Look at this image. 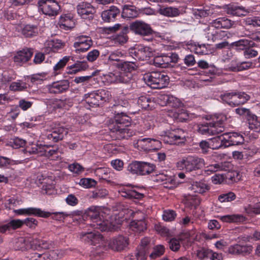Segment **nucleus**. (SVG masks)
<instances>
[{
	"instance_id": "f257e3e1",
	"label": "nucleus",
	"mask_w": 260,
	"mask_h": 260,
	"mask_svg": "<svg viewBox=\"0 0 260 260\" xmlns=\"http://www.w3.org/2000/svg\"><path fill=\"white\" fill-rule=\"evenodd\" d=\"M213 143L216 145L212 149H218L223 146L228 147L232 146L240 145L244 144L243 136L236 132L225 133L219 136L212 139Z\"/></svg>"
},
{
	"instance_id": "f03ea898",
	"label": "nucleus",
	"mask_w": 260,
	"mask_h": 260,
	"mask_svg": "<svg viewBox=\"0 0 260 260\" xmlns=\"http://www.w3.org/2000/svg\"><path fill=\"white\" fill-rule=\"evenodd\" d=\"M131 119L125 113L118 114L114 117V122L109 125L112 132L121 134L123 138H127L133 135V131L127 126L130 124Z\"/></svg>"
},
{
	"instance_id": "7ed1b4c3",
	"label": "nucleus",
	"mask_w": 260,
	"mask_h": 260,
	"mask_svg": "<svg viewBox=\"0 0 260 260\" xmlns=\"http://www.w3.org/2000/svg\"><path fill=\"white\" fill-rule=\"evenodd\" d=\"M87 214L92 221L91 225L94 229L101 231H109L114 229V225L107 219H104V213L99 208H90Z\"/></svg>"
},
{
	"instance_id": "20e7f679",
	"label": "nucleus",
	"mask_w": 260,
	"mask_h": 260,
	"mask_svg": "<svg viewBox=\"0 0 260 260\" xmlns=\"http://www.w3.org/2000/svg\"><path fill=\"white\" fill-rule=\"evenodd\" d=\"M144 80L152 88L161 89L166 87L170 78L165 72H153L145 74Z\"/></svg>"
},
{
	"instance_id": "39448f33",
	"label": "nucleus",
	"mask_w": 260,
	"mask_h": 260,
	"mask_svg": "<svg viewBox=\"0 0 260 260\" xmlns=\"http://www.w3.org/2000/svg\"><path fill=\"white\" fill-rule=\"evenodd\" d=\"M129 29L136 35L148 37L146 40L149 42L153 40V36L156 33L149 24L140 20L132 22L129 25Z\"/></svg>"
},
{
	"instance_id": "423d86ee",
	"label": "nucleus",
	"mask_w": 260,
	"mask_h": 260,
	"mask_svg": "<svg viewBox=\"0 0 260 260\" xmlns=\"http://www.w3.org/2000/svg\"><path fill=\"white\" fill-rule=\"evenodd\" d=\"M223 102L232 107H236L246 103L250 98V95L244 92H225L221 94Z\"/></svg>"
},
{
	"instance_id": "0eeeda50",
	"label": "nucleus",
	"mask_w": 260,
	"mask_h": 260,
	"mask_svg": "<svg viewBox=\"0 0 260 260\" xmlns=\"http://www.w3.org/2000/svg\"><path fill=\"white\" fill-rule=\"evenodd\" d=\"M198 132L205 135H214L223 132L224 127L222 122L220 120L209 121L200 124L198 126Z\"/></svg>"
},
{
	"instance_id": "6e6552de",
	"label": "nucleus",
	"mask_w": 260,
	"mask_h": 260,
	"mask_svg": "<svg viewBox=\"0 0 260 260\" xmlns=\"http://www.w3.org/2000/svg\"><path fill=\"white\" fill-rule=\"evenodd\" d=\"M37 5L39 11L49 16L57 15L60 9L58 3L55 0H39Z\"/></svg>"
},
{
	"instance_id": "1a4fd4ad",
	"label": "nucleus",
	"mask_w": 260,
	"mask_h": 260,
	"mask_svg": "<svg viewBox=\"0 0 260 260\" xmlns=\"http://www.w3.org/2000/svg\"><path fill=\"white\" fill-rule=\"evenodd\" d=\"M108 94L103 89L98 90L84 95V100L90 107L99 106L108 100Z\"/></svg>"
},
{
	"instance_id": "9d476101",
	"label": "nucleus",
	"mask_w": 260,
	"mask_h": 260,
	"mask_svg": "<svg viewBox=\"0 0 260 260\" xmlns=\"http://www.w3.org/2000/svg\"><path fill=\"white\" fill-rule=\"evenodd\" d=\"M107 80L111 83H122L129 86V89L133 88V84L135 83L133 74H125L121 72H116L110 73L107 76Z\"/></svg>"
},
{
	"instance_id": "9b49d317",
	"label": "nucleus",
	"mask_w": 260,
	"mask_h": 260,
	"mask_svg": "<svg viewBox=\"0 0 260 260\" xmlns=\"http://www.w3.org/2000/svg\"><path fill=\"white\" fill-rule=\"evenodd\" d=\"M80 239L84 242L90 245H98V247L104 246L105 242L103 236L95 231L91 232H82L80 233Z\"/></svg>"
},
{
	"instance_id": "f8f14e48",
	"label": "nucleus",
	"mask_w": 260,
	"mask_h": 260,
	"mask_svg": "<svg viewBox=\"0 0 260 260\" xmlns=\"http://www.w3.org/2000/svg\"><path fill=\"white\" fill-rule=\"evenodd\" d=\"M154 164H129L127 167L128 172L133 174L145 175L154 171Z\"/></svg>"
},
{
	"instance_id": "ddd939ff",
	"label": "nucleus",
	"mask_w": 260,
	"mask_h": 260,
	"mask_svg": "<svg viewBox=\"0 0 260 260\" xmlns=\"http://www.w3.org/2000/svg\"><path fill=\"white\" fill-rule=\"evenodd\" d=\"M93 45L91 38L87 35H80L77 37L74 43L73 47L77 53L87 51Z\"/></svg>"
},
{
	"instance_id": "4468645a",
	"label": "nucleus",
	"mask_w": 260,
	"mask_h": 260,
	"mask_svg": "<svg viewBox=\"0 0 260 260\" xmlns=\"http://www.w3.org/2000/svg\"><path fill=\"white\" fill-rule=\"evenodd\" d=\"M212 24L208 26L205 29L206 38L208 40L218 42L220 40H225L229 37V33L226 31L218 29Z\"/></svg>"
},
{
	"instance_id": "2eb2a0df",
	"label": "nucleus",
	"mask_w": 260,
	"mask_h": 260,
	"mask_svg": "<svg viewBox=\"0 0 260 260\" xmlns=\"http://www.w3.org/2000/svg\"><path fill=\"white\" fill-rule=\"evenodd\" d=\"M129 53L136 61L137 60H147L152 55V52L149 47L142 45L129 49Z\"/></svg>"
},
{
	"instance_id": "dca6fc26",
	"label": "nucleus",
	"mask_w": 260,
	"mask_h": 260,
	"mask_svg": "<svg viewBox=\"0 0 260 260\" xmlns=\"http://www.w3.org/2000/svg\"><path fill=\"white\" fill-rule=\"evenodd\" d=\"M129 239L126 236L119 235L111 239L109 242V247L116 251H121L127 247Z\"/></svg>"
},
{
	"instance_id": "f3484780",
	"label": "nucleus",
	"mask_w": 260,
	"mask_h": 260,
	"mask_svg": "<svg viewBox=\"0 0 260 260\" xmlns=\"http://www.w3.org/2000/svg\"><path fill=\"white\" fill-rule=\"evenodd\" d=\"M77 10L78 14L83 19H90L93 18V14L95 13L94 7L87 2H82L77 6Z\"/></svg>"
},
{
	"instance_id": "a211bd4d",
	"label": "nucleus",
	"mask_w": 260,
	"mask_h": 260,
	"mask_svg": "<svg viewBox=\"0 0 260 260\" xmlns=\"http://www.w3.org/2000/svg\"><path fill=\"white\" fill-rule=\"evenodd\" d=\"M69 87V81L68 80H63L52 83L49 86L48 89L50 93L58 94L66 91Z\"/></svg>"
},
{
	"instance_id": "6ab92c4d",
	"label": "nucleus",
	"mask_w": 260,
	"mask_h": 260,
	"mask_svg": "<svg viewBox=\"0 0 260 260\" xmlns=\"http://www.w3.org/2000/svg\"><path fill=\"white\" fill-rule=\"evenodd\" d=\"M252 250L253 247L251 245L235 244L229 247L228 251L229 253L232 254L246 255L249 254Z\"/></svg>"
},
{
	"instance_id": "aec40b11",
	"label": "nucleus",
	"mask_w": 260,
	"mask_h": 260,
	"mask_svg": "<svg viewBox=\"0 0 260 260\" xmlns=\"http://www.w3.org/2000/svg\"><path fill=\"white\" fill-rule=\"evenodd\" d=\"M33 55L32 49L25 48L17 52L13 57L14 62L22 64L30 60Z\"/></svg>"
},
{
	"instance_id": "412c9836",
	"label": "nucleus",
	"mask_w": 260,
	"mask_h": 260,
	"mask_svg": "<svg viewBox=\"0 0 260 260\" xmlns=\"http://www.w3.org/2000/svg\"><path fill=\"white\" fill-rule=\"evenodd\" d=\"M116 67L120 70V72L125 74H132L133 71H136L139 67V64L135 60L133 61H124L116 63Z\"/></svg>"
},
{
	"instance_id": "4be33fe9",
	"label": "nucleus",
	"mask_w": 260,
	"mask_h": 260,
	"mask_svg": "<svg viewBox=\"0 0 260 260\" xmlns=\"http://www.w3.org/2000/svg\"><path fill=\"white\" fill-rule=\"evenodd\" d=\"M59 28L66 30H70L75 26L73 16L72 14H65L60 16L58 22Z\"/></svg>"
},
{
	"instance_id": "5701e85b",
	"label": "nucleus",
	"mask_w": 260,
	"mask_h": 260,
	"mask_svg": "<svg viewBox=\"0 0 260 260\" xmlns=\"http://www.w3.org/2000/svg\"><path fill=\"white\" fill-rule=\"evenodd\" d=\"M68 133L67 128L63 127H58L54 128L51 133L47 135V137L48 140H52L54 142H57L62 140Z\"/></svg>"
},
{
	"instance_id": "b1692460",
	"label": "nucleus",
	"mask_w": 260,
	"mask_h": 260,
	"mask_svg": "<svg viewBox=\"0 0 260 260\" xmlns=\"http://www.w3.org/2000/svg\"><path fill=\"white\" fill-rule=\"evenodd\" d=\"M118 192L121 196L130 199H141L144 197L143 193H140L135 189L130 188L129 185L120 188L119 189Z\"/></svg>"
},
{
	"instance_id": "393cba45",
	"label": "nucleus",
	"mask_w": 260,
	"mask_h": 260,
	"mask_svg": "<svg viewBox=\"0 0 260 260\" xmlns=\"http://www.w3.org/2000/svg\"><path fill=\"white\" fill-rule=\"evenodd\" d=\"M32 239L23 237L18 238L16 240L14 248L18 250H25L29 248L32 249Z\"/></svg>"
},
{
	"instance_id": "a878e982",
	"label": "nucleus",
	"mask_w": 260,
	"mask_h": 260,
	"mask_svg": "<svg viewBox=\"0 0 260 260\" xmlns=\"http://www.w3.org/2000/svg\"><path fill=\"white\" fill-rule=\"evenodd\" d=\"M119 13V9L116 6H112L109 9L103 11L101 17L104 21L109 22L114 21L116 16Z\"/></svg>"
},
{
	"instance_id": "bb28decb",
	"label": "nucleus",
	"mask_w": 260,
	"mask_h": 260,
	"mask_svg": "<svg viewBox=\"0 0 260 260\" xmlns=\"http://www.w3.org/2000/svg\"><path fill=\"white\" fill-rule=\"evenodd\" d=\"M167 136L171 139V143H176L178 140L184 141L185 138V132L181 128L172 129L167 133Z\"/></svg>"
},
{
	"instance_id": "cd10ccee",
	"label": "nucleus",
	"mask_w": 260,
	"mask_h": 260,
	"mask_svg": "<svg viewBox=\"0 0 260 260\" xmlns=\"http://www.w3.org/2000/svg\"><path fill=\"white\" fill-rule=\"evenodd\" d=\"M139 15L137 8L130 5H125L123 7L121 16L125 18H135Z\"/></svg>"
},
{
	"instance_id": "c85d7f7f",
	"label": "nucleus",
	"mask_w": 260,
	"mask_h": 260,
	"mask_svg": "<svg viewBox=\"0 0 260 260\" xmlns=\"http://www.w3.org/2000/svg\"><path fill=\"white\" fill-rule=\"evenodd\" d=\"M39 29L37 25L26 24L21 29L22 34L26 38L36 37L39 34Z\"/></svg>"
},
{
	"instance_id": "c756f323",
	"label": "nucleus",
	"mask_w": 260,
	"mask_h": 260,
	"mask_svg": "<svg viewBox=\"0 0 260 260\" xmlns=\"http://www.w3.org/2000/svg\"><path fill=\"white\" fill-rule=\"evenodd\" d=\"M137 103L142 109L151 108L154 106V98L152 99L148 95H142L138 98Z\"/></svg>"
},
{
	"instance_id": "7c9ffc66",
	"label": "nucleus",
	"mask_w": 260,
	"mask_h": 260,
	"mask_svg": "<svg viewBox=\"0 0 260 260\" xmlns=\"http://www.w3.org/2000/svg\"><path fill=\"white\" fill-rule=\"evenodd\" d=\"M234 22L225 17L218 18L214 20L212 24L217 28L229 29L232 27Z\"/></svg>"
},
{
	"instance_id": "2f4dec72",
	"label": "nucleus",
	"mask_w": 260,
	"mask_h": 260,
	"mask_svg": "<svg viewBox=\"0 0 260 260\" xmlns=\"http://www.w3.org/2000/svg\"><path fill=\"white\" fill-rule=\"evenodd\" d=\"M88 67L86 62L77 61L74 64L68 67L67 73L69 74H74L81 70L86 69Z\"/></svg>"
},
{
	"instance_id": "473e14b6",
	"label": "nucleus",
	"mask_w": 260,
	"mask_h": 260,
	"mask_svg": "<svg viewBox=\"0 0 260 260\" xmlns=\"http://www.w3.org/2000/svg\"><path fill=\"white\" fill-rule=\"evenodd\" d=\"M158 12L160 15L169 17H176L180 14V11L178 8L172 7H160L158 9Z\"/></svg>"
},
{
	"instance_id": "72a5a7b5",
	"label": "nucleus",
	"mask_w": 260,
	"mask_h": 260,
	"mask_svg": "<svg viewBox=\"0 0 260 260\" xmlns=\"http://www.w3.org/2000/svg\"><path fill=\"white\" fill-rule=\"evenodd\" d=\"M26 215L47 218L50 216L51 213L42 210L41 209L35 207L27 208Z\"/></svg>"
},
{
	"instance_id": "f704fd0d",
	"label": "nucleus",
	"mask_w": 260,
	"mask_h": 260,
	"mask_svg": "<svg viewBox=\"0 0 260 260\" xmlns=\"http://www.w3.org/2000/svg\"><path fill=\"white\" fill-rule=\"evenodd\" d=\"M168 60L169 58L167 56L166 53H164L154 58L153 64L157 67L166 68L169 67Z\"/></svg>"
},
{
	"instance_id": "c9c22d12",
	"label": "nucleus",
	"mask_w": 260,
	"mask_h": 260,
	"mask_svg": "<svg viewBox=\"0 0 260 260\" xmlns=\"http://www.w3.org/2000/svg\"><path fill=\"white\" fill-rule=\"evenodd\" d=\"M164 100L166 102V105L177 108L181 106V102L177 98L170 94H165L163 96Z\"/></svg>"
},
{
	"instance_id": "e433bc0d",
	"label": "nucleus",
	"mask_w": 260,
	"mask_h": 260,
	"mask_svg": "<svg viewBox=\"0 0 260 260\" xmlns=\"http://www.w3.org/2000/svg\"><path fill=\"white\" fill-rule=\"evenodd\" d=\"M219 218L221 221L226 222H240L245 220V217L239 214L226 215L220 216Z\"/></svg>"
},
{
	"instance_id": "4c0bfd02",
	"label": "nucleus",
	"mask_w": 260,
	"mask_h": 260,
	"mask_svg": "<svg viewBox=\"0 0 260 260\" xmlns=\"http://www.w3.org/2000/svg\"><path fill=\"white\" fill-rule=\"evenodd\" d=\"M32 249L40 251L42 249H48L51 245L47 241L39 239H32Z\"/></svg>"
},
{
	"instance_id": "58836bf2",
	"label": "nucleus",
	"mask_w": 260,
	"mask_h": 260,
	"mask_svg": "<svg viewBox=\"0 0 260 260\" xmlns=\"http://www.w3.org/2000/svg\"><path fill=\"white\" fill-rule=\"evenodd\" d=\"M23 225V220L12 219L7 224L3 225L4 233L11 230H16L21 228Z\"/></svg>"
},
{
	"instance_id": "ea45409f",
	"label": "nucleus",
	"mask_w": 260,
	"mask_h": 260,
	"mask_svg": "<svg viewBox=\"0 0 260 260\" xmlns=\"http://www.w3.org/2000/svg\"><path fill=\"white\" fill-rule=\"evenodd\" d=\"M149 243L147 239H144L141 241V245L138 248V251L137 252L138 258L141 260H145L146 258V254L147 251V246Z\"/></svg>"
},
{
	"instance_id": "a19ab883",
	"label": "nucleus",
	"mask_w": 260,
	"mask_h": 260,
	"mask_svg": "<svg viewBox=\"0 0 260 260\" xmlns=\"http://www.w3.org/2000/svg\"><path fill=\"white\" fill-rule=\"evenodd\" d=\"M193 192L203 193L209 189V187L207 184L202 182H194L189 187Z\"/></svg>"
},
{
	"instance_id": "79ce46f5",
	"label": "nucleus",
	"mask_w": 260,
	"mask_h": 260,
	"mask_svg": "<svg viewBox=\"0 0 260 260\" xmlns=\"http://www.w3.org/2000/svg\"><path fill=\"white\" fill-rule=\"evenodd\" d=\"M146 223L144 218L140 220H134L130 224L131 228L134 231L141 232L146 230Z\"/></svg>"
},
{
	"instance_id": "37998d69",
	"label": "nucleus",
	"mask_w": 260,
	"mask_h": 260,
	"mask_svg": "<svg viewBox=\"0 0 260 260\" xmlns=\"http://www.w3.org/2000/svg\"><path fill=\"white\" fill-rule=\"evenodd\" d=\"M227 13L233 16L242 17L245 16L247 12L243 7L231 6L228 8Z\"/></svg>"
},
{
	"instance_id": "c03bdc74",
	"label": "nucleus",
	"mask_w": 260,
	"mask_h": 260,
	"mask_svg": "<svg viewBox=\"0 0 260 260\" xmlns=\"http://www.w3.org/2000/svg\"><path fill=\"white\" fill-rule=\"evenodd\" d=\"M232 45L236 47L237 49L245 50L246 47H253L254 46L255 44L253 42L249 40L241 39L238 41L233 42Z\"/></svg>"
},
{
	"instance_id": "a18cd8bd",
	"label": "nucleus",
	"mask_w": 260,
	"mask_h": 260,
	"mask_svg": "<svg viewBox=\"0 0 260 260\" xmlns=\"http://www.w3.org/2000/svg\"><path fill=\"white\" fill-rule=\"evenodd\" d=\"M150 138H140L134 144L135 147L138 149L145 151H149Z\"/></svg>"
},
{
	"instance_id": "49530a36",
	"label": "nucleus",
	"mask_w": 260,
	"mask_h": 260,
	"mask_svg": "<svg viewBox=\"0 0 260 260\" xmlns=\"http://www.w3.org/2000/svg\"><path fill=\"white\" fill-rule=\"evenodd\" d=\"M25 145V140L16 137L11 138L6 144V146L11 147L14 149L23 147Z\"/></svg>"
},
{
	"instance_id": "de8ad7c7",
	"label": "nucleus",
	"mask_w": 260,
	"mask_h": 260,
	"mask_svg": "<svg viewBox=\"0 0 260 260\" xmlns=\"http://www.w3.org/2000/svg\"><path fill=\"white\" fill-rule=\"evenodd\" d=\"M26 88V83L21 80L13 82L10 85V89L13 91H22Z\"/></svg>"
},
{
	"instance_id": "09e8293b",
	"label": "nucleus",
	"mask_w": 260,
	"mask_h": 260,
	"mask_svg": "<svg viewBox=\"0 0 260 260\" xmlns=\"http://www.w3.org/2000/svg\"><path fill=\"white\" fill-rule=\"evenodd\" d=\"M69 59L70 57L66 56L59 60V61L53 67L55 75H57L60 73V71L63 69L67 62L69 61Z\"/></svg>"
},
{
	"instance_id": "8fccbe9b",
	"label": "nucleus",
	"mask_w": 260,
	"mask_h": 260,
	"mask_svg": "<svg viewBox=\"0 0 260 260\" xmlns=\"http://www.w3.org/2000/svg\"><path fill=\"white\" fill-rule=\"evenodd\" d=\"M208 44H197L192 46L193 50L195 53L199 55L207 54L209 52Z\"/></svg>"
},
{
	"instance_id": "3c124183",
	"label": "nucleus",
	"mask_w": 260,
	"mask_h": 260,
	"mask_svg": "<svg viewBox=\"0 0 260 260\" xmlns=\"http://www.w3.org/2000/svg\"><path fill=\"white\" fill-rule=\"evenodd\" d=\"M49 47L50 48L51 51L55 52L58 50L62 49L64 44L62 43L61 41L59 40H53L49 41L48 43Z\"/></svg>"
},
{
	"instance_id": "603ef678",
	"label": "nucleus",
	"mask_w": 260,
	"mask_h": 260,
	"mask_svg": "<svg viewBox=\"0 0 260 260\" xmlns=\"http://www.w3.org/2000/svg\"><path fill=\"white\" fill-rule=\"evenodd\" d=\"M181 162H205V160L196 154H188L183 157Z\"/></svg>"
},
{
	"instance_id": "864d4df0",
	"label": "nucleus",
	"mask_w": 260,
	"mask_h": 260,
	"mask_svg": "<svg viewBox=\"0 0 260 260\" xmlns=\"http://www.w3.org/2000/svg\"><path fill=\"white\" fill-rule=\"evenodd\" d=\"M236 199V194L231 191L221 194L218 196V200L220 203L231 202Z\"/></svg>"
},
{
	"instance_id": "5fc2aeb1",
	"label": "nucleus",
	"mask_w": 260,
	"mask_h": 260,
	"mask_svg": "<svg viewBox=\"0 0 260 260\" xmlns=\"http://www.w3.org/2000/svg\"><path fill=\"white\" fill-rule=\"evenodd\" d=\"M253 67V63L250 61H243L238 62L235 67L233 68L234 71H241L251 68Z\"/></svg>"
},
{
	"instance_id": "6e6d98bb",
	"label": "nucleus",
	"mask_w": 260,
	"mask_h": 260,
	"mask_svg": "<svg viewBox=\"0 0 260 260\" xmlns=\"http://www.w3.org/2000/svg\"><path fill=\"white\" fill-rule=\"evenodd\" d=\"M79 184L84 188H89L95 186L96 182L91 178H82L80 179Z\"/></svg>"
},
{
	"instance_id": "4d7b16f0",
	"label": "nucleus",
	"mask_w": 260,
	"mask_h": 260,
	"mask_svg": "<svg viewBox=\"0 0 260 260\" xmlns=\"http://www.w3.org/2000/svg\"><path fill=\"white\" fill-rule=\"evenodd\" d=\"M15 78L13 71H5L2 74L1 81L4 84H6L14 80Z\"/></svg>"
},
{
	"instance_id": "13d9d810",
	"label": "nucleus",
	"mask_w": 260,
	"mask_h": 260,
	"mask_svg": "<svg viewBox=\"0 0 260 260\" xmlns=\"http://www.w3.org/2000/svg\"><path fill=\"white\" fill-rule=\"evenodd\" d=\"M55 105L58 108L68 109L72 106V103L69 99H64L57 100Z\"/></svg>"
},
{
	"instance_id": "bf43d9fd",
	"label": "nucleus",
	"mask_w": 260,
	"mask_h": 260,
	"mask_svg": "<svg viewBox=\"0 0 260 260\" xmlns=\"http://www.w3.org/2000/svg\"><path fill=\"white\" fill-rule=\"evenodd\" d=\"M79 212H80V211H74L72 214H69L67 212H53V213H52V214L53 215V218L55 220L60 221V220H63L65 218V217H66L67 216H69L71 215H74L75 214L76 215Z\"/></svg>"
},
{
	"instance_id": "052dcab7",
	"label": "nucleus",
	"mask_w": 260,
	"mask_h": 260,
	"mask_svg": "<svg viewBox=\"0 0 260 260\" xmlns=\"http://www.w3.org/2000/svg\"><path fill=\"white\" fill-rule=\"evenodd\" d=\"M174 118L181 122L186 121L188 119V115L187 113L184 111H183L178 110L177 111V110H175V111L174 114Z\"/></svg>"
},
{
	"instance_id": "680f3d73",
	"label": "nucleus",
	"mask_w": 260,
	"mask_h": 260,
	"mask_svg": "<svg viewBox=\"0 0 260 260\" xmlns=\"http://www.w3.org/2000/svg\"><path fill=\"white\" fill-rule=\"evenodd\" d=\"M236 113L240 115H245L247 116V119L252 118L253 120L256 118L255 115L252 114L249 109L244 108H239L236 109Z\"/></svg>"
},
{
	"instance_id": "e2e57ef3",
	"label": "nucleus",
	"mask_w": 260,
	"mask_h": 260,
	"mask_svg": "<svg viewBox=\"0 0 260 260\" xmlns=\"http://www.w3.org/2000/svg\"><path fill=\"white\" fill-rule=\"evenodd\" d=\"M176 216V214L174 211L168 210L164 211L162 218L166 221H171L174 220Z\"/></svg>"
},
{
	"instance_id": "0e129e2a",
	"label": "nucleus",
	"mask_w": 260,
	"mask_h": 260,
	"mask_svg": "<svg viewBox=\"0 0 260 260\" xmlns=\"http://www.w3.org/2000/svg\"><path fill=\"white\" fill-rule=\"evenodd\" d=\"M32 104V102L26 101L24 99H22L19 101L18 107L23 111H26L31 107Z\"/></svg>"
},
{
	"instance_id": "69168bd1",
	"label": "nucleus",
	"mask_w": 260,
	"mask_h": 260,
	"mask_svg": "<svg viewBox=\"0 0 260 260\" xmlns=\"http://www.w3.org/2000/svg\"><path fill=\"white\" fill-rule=\"evenodd\" d=\"M169 247L172 251H178L180 248V239L176 238H172L169 242Z\"/></svg>"
},
{
	"instance_id": "338daca9",
	"label": "nucleus",
	"mask_w": 260,
	"mask_h": 260,
	"mask_svg": "<svg viewBox=\"0 0 260 260\" xmlns=\"http://www.w3.org/2000/svg\"><path fill=\"white\" fill-rule=\"evenodd\" d=\"M69 170L75 174H80L84 171V168L80 164H70L68 166Z\"/></svg>"
},
{
	"instance_id": "774afa93",
	"label": "nucleus",
	"mask_w": 260,
	"mask_h": 260,
	"mask_svg": "<svg viewBox=\"0 0 260 260\" xmlns=\"http://www.w3.org/2000/svg\"><path fill=\"white\" fill-rule=\"evenodd\" d=\"M256 118L257 117L253 120L252 118H250L248 120L249 121V128L258 133L260 132V123L257 121Z\"/></svg>"
}]
</instances>
